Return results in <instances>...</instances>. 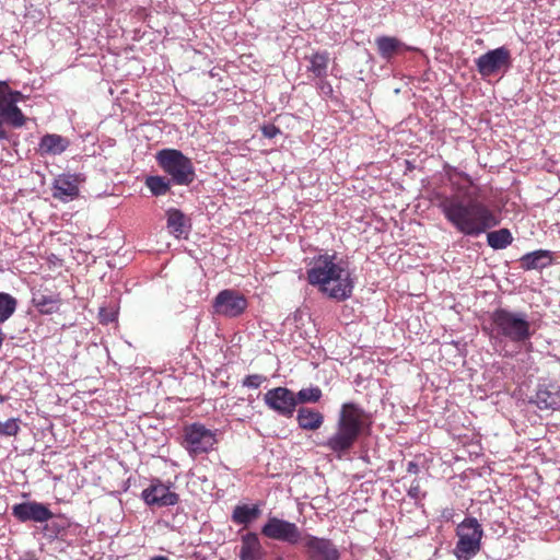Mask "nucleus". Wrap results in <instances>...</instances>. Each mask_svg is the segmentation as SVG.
I'll return each mask as SVG.
<instances>
[{"instance_id":"obj_1","label":"nucleus","mask_w":560,"mask_h":560,"mask_svg":"<svg viewBox=\"0 0 560 560\" xmlns=\"http://www.w3.org/2000/svg\"><path fill=\"white\" fill-rule=\"evenodd\" d=\"M457 190L464 192L444 196L440 199L439 208L447 222L465 236L478 237L499 225L500 220L486 203L471 198L464 187Z\"/></svg>"},{"instance_id":"obj_2","label":"nucleus","mask_w":560,"mask_h":560,"mask_svg":"<svg viewBox=\"0 0 560 560\" xmlns=\"http://www.w3.org/2000/svg\"><path fill=\"white\" fill-rule=\"evenodd\" d=\"M308 283L330 299L343 301L350 298L353 281L346 264L336 255L322 254L314 257L307 268Z\"/></svg>"},{"instance_id":"obj_3","label":"nucleus","mask_w":560,"mask_h":560,"mask_svg":"<svg viewBox=\"0 0 560 560\" xmlns=\"http://www.w3.org/2000/svg\"><path fill=\"white\" fill-rule=\"evenodd\" d=\"M364 424V412L354 404H343L339 412L336 432L325 446L341 458L354 445Z\"/></svg>"},{"instance_id":"obj_4","label":"nucleus","mask_w":560,"mask_h":560,"mask_svg":"<svg viewBox=\"0 0 560 560\" xmlns=\"http://www.w3.org/2000/svg\"><path fill=\"white\" fill-rule=\"evenodd\" d=\"M491 320L492 334L495 337H503L512 342H524L532 337L530 324L523 313L500 308L493 312Z\"/></svg>"},{"instance_id":"obj_5","label":"nucleus","mask_w":560,"mask_h":560,"mask_svg":"<svg viewBox=\"0 0 560 560\" xmlns=\"http://www.w3.org/2000/svg\"><path fill=\"white\" fill-rule=\"evenodd\" d=\"M159 166L179 186H188L195 179V167L189 158L176 149H163L156 153Z\"/></svg>"},{"instance_id":"obj_6","label":"nucleus","mask_w":560,"mask_h":560,"mask_svg":"<svg viewBox=\"0 0 560 560\" xmlns=\"http://www.w3.org/2000/svg\"><path fill=\"white\" fill-rule=\"evenodd\" d=\"M25 96L19 91H12L7 82L0 81V140L9 138L3 125L13 128H21L27 118L18 107V103L24 101Z\"/></svg>"},{"instance_id":"obj_7","label":"nucleus","mask_w":560,"mask_h":560,"mask_svg":"<svg viewBox=\"0 0 560 560\" xmlns=\"http://www.w3.org/2000/svg\"><path fill=\"white\" fill-rule=\"evenodd\" d=\"M458 541L454 553L458 560H470L481 548L483 529L475 517H466L456 528Z\"/></svg>"},{"instance_id":"obj_8","label":"nucleus","mask_w":560,"mask_h":560,"mask_svg":"<svg viewBox=\"0 0 560 560\" xmlns=\"http://www.w3.org/2000/svg\"><path fill=\"white\" fill-rule=\"evenodd\" d=\"M215 443V433L202 424L194 423L184 429L183 445L194 457L210 452Z\"/></svg>"},{"instance_id":"obj_9","label":"nucleus","mask_w":560,"mask_h":560,"mask_svg":"<svg viewBox=\"0 0 560 560\" xmlns=\"http://www.w3.org/2000/svg\"><path fill=\"white\" fill-rule=\"evenodd\" d=\"M261 534L289 545H302L307 533L302 532L295 523L272 516L262 526Z\"/></svg>"},{"instance_id":"obj_10","label":"nucleus","mask_w":560,"mask_h":560,"mask_svg":"<svg viewBox=\"0 0 560 560\" xmlns=\"http://www.w3.org/2000/svg\"><path fill=\"white\" fill-rule=\"evenodd\" d=\"M511 66V52L503 46L489 50L476 59L477 70L482 78L505 73Z\"/></svg>"},{"instance_id":"obj_11","label":"nucleus","mask_w":560,"mask_h":560,"mask_svg":"<svg viewBox=\"0 0 560 560\" xmlns=\"http://www.w3.org/2000/svg\"><path fill=\"white\" fill-rule=\"evenodd\" d=\"M213 313L225 317H237L247 308L246 298L235 290L225 289L213 300Z\"/></svg>"},{"instance_id":"obj_12","label":"nucleus","mask_w":560,"mask_h":560,"mask_svg":"<svg viewBox=\"0 0 560 560\" xmlns=\"http://www.w3.org/2000/svg\"><path fill=\"white\" fill-rule=\"evenodd\" d=\"M264 402L269 409L285 418H291L296 408L295 394L281 386L266 392Z\"/></svg>"},{"instance_id":"obj_13","label":"nucleus","mask_w":560,"mask_h":560,"mask_svg":"<svg viewBox=\"0 0 560 560\" xmlns=\"http://www.w3.org/2000/svg\"><path fill=\"white\" fill-rule=\"evenodd\" d=\"M302 546L308 560H340V551L330 539L306 534Z\"/></svg>"},{"instance_id":"obj_14","label":"nucleus","mask_w":560,"mask_h":560,"mask_svg":"<svg viewBox=\"0 0 560 560\" xmlns=\"http://www.w3.org/2000/svg\"><path fill=\"white\" fill-rule=\"evenodd\" d=\"M12 514L20 522L43 523L52 517V512L43 503L28 501L12 506Z\"/></svg>"},{"instance_id":"obj_15","label":"nucleus","mask_w":560,"mask_h":560,"mask_svg":"<svg viewBox=\"0 0 560 560\" xmlns=\"http://www.w3.org/2000/svg\"><path fill=\"white\" fill-rule=\"evenodd\" d=\"M142 498L148 505L170 506L178 501V495L160 481L152 482L142 491Z\"/></svg>"},{"instance_id":"obj_16","label":"nucleus","mask_w":560,"mask_h":560,"mask_svg":"<svg viewBox=\"0 0 560 560\" xmlns=\"http://www.w3.org/2000/svg\"><path fill=\"white\" fill-rule=\"evenodd\" d=\"M80 176L75 174H61L52 185V197L61 201L73 200L79 195Z\"/></svg>"},{"instance_id":"obj_17","label":"nucleus","mask_w":560,"mask_h":560,"mask_svg":"<svg viewBox=\"0 0 560 560\" xmlns=\"http://www.w3.org/2000/svg\"><path fill=\"white\" fill-rule=\"evenodd\" d=\"M533 402L539 409H558L560 407V387L553 384L539 385Z\"/></svg>"},{"instance_id":"obj_18","label":"nucleus","mask_w":560,"mask_h":560,"mask_svg":"<svg viewBox=\"0 0 560 560\" xmlns=\"http://www.w3.org/2000/svg\"><path fill=\"white\" fill-rule=\"evenodd\" d=\"M70 140L57 133H47L38 143L40 155H60L70 147Z\"/></svg>"},{"instance_id":"obj_19","label":"nucleus","mask_w":560,"mask_h":560,"mask_svg":"<svg viewBox=\"0 0 560 560\" xmlns=\"http://www.w3.org/2000/svg\"><path fill=\"white\" fill-rule=\"evenodd\" d=\"M375 45L381 57L387 61H389L396 55H399L409 49V47L406 46L402 42L392 36L377 37L375 39Z\"/></svg>"},{"instance_id":"obj_20","label":"nucleus","mask_w":560,"mask_h":560,"mask_svg":"<svg viewBox=\"0 0 560 560\" xmlns=\"http://www.w3.org/2000/svg\"><path fill=\"white\" fill-rule=\"evenodd\" d=\"M241 560H261L264 550L259 538L254 533H248L242 537L241 550L238 553Z\"/></svg>"},{"instance_id":"obj_21","label":"nucleus","mask_w":560,"mask_h":560,"mask_svg":"<svg viewBox=\"0 0 560 560\" xmlns=\"http://www.w3.org/2000/svg\"><path fill=\"white\" fill-rule=\"evenodd\" d=\"M552 257L549 250L539 249L527 253L521 258V267L525 270L542 269L551 264Z\"/></svg>"},{"instance_id":"obj_22","label":"nucleus","mask_w":560,"mask_h":560,"mask_svg":"<svg viewBox=\"0 0 560 560\" xmlns=\"http://www.w3.org/2000/svg\"><path fill=\"white\" fill-rule=\"evenodd\" d=\"M296 421L303 430L315 431L324 422V416L314 409L302 407L298 410Z\"/></svg>"},{"instance_id":"obj_23","label":"nucleus","mask_w":560,"mask_h":560,"mask_svg":"<svg viewBox=\"0 0 560 560\" xmlns=\"http://www.w3.org/2000/svg\"><path fill=\"white\" fill-rule=\"evenodd\" d=\"M261 511L257 505H237L235 506L232 520L238 525H248L259 517Z\"/></svg>"},{"instance_id":"obj_24","label":"nucleus","mask_w":560,"mask_h":560,"mask_svg":"<svg viewBox=\"0 0 560 560\" xmlns=\"http://www.w3.org/2000/svg\"><path fill=\"white\" fill-rule=\"evenodd\" d=\"M310 65L307 70L311 71L317 78H324L327 75L329 55L326 51L316 52L307 58Z\"/></svg>"},{"instance_id":"obj_25","label":"nucleus","mask_w":560,"mask_h":560,"mask_svg":"<svg viewBox=\"0 0 560 560\" xmlns=\"http://www.w3.org/2000/svg\"><path fill=\"white\" fill-rule=\"evenodd\" d=\"M33 304L43 314H52L58 310L59 301L54 295H46L42 292L33 293Z\"/></svg>"},{"instance_id":"obj_26","label":"nucleus","mask_w":560,"mask_h":560,"mask_svg":"<svg viewBox=\"0 0 560 560\" xmlns=\"http://www.w3.org/2000/svg\"><path fill=\"white\" fill-rule=\"evenodd\" d=\"M487 242L493 249H504L513 242V236L508 229L488 232Z\"/></svg>"},{"instance_id":"obj_27","label":"nucleus","mask_w":560,"mask_h":560,"mask_svg":"<svg viewBox=\"0 0 560 560\" xmlns=\"http://www.w3.org/2000/svg\"><path fill=\"white\" fill-rule=\"evenodd\" d=\"M167 228L176 237H180L185 233L186 219L183 212L177 209H170L166 212Z\"/></svg>"},{"instance_id":"obj_28","label":"nucleus","mask_w":560,"mask_h":560,"mask_svg":"<svg viewBox=\"0 0 560 560\" xmlns=\"http://www.w3.org/2000/svg\"><path fill=\"white\" fill-rule=\"evenodd\" d=\"M172 182L163 176H149L145 186L154 196H163L171 189Z\"/></svg>"},{"instance_id":"obj_29","label":"nucleus","mask_w":560,"mask_h":560,"mask_svg":"<svg viewBox=\"0 0 560 560\" xmlns=\"http://www.w3.org/2000/svg\"><path fill=\"white\" fill-rule=\"evenodd\" d=\"M18 302L16 300L8 294L0 293V323L5 322L15 312Z\"/></svg>"},{"instance_id":"obj_30","label":"nucleus","mask_w":560,"mask_h":560,"mask_svg":"<svg viewBox=\"0 0 560 560\" xmlns=\"http://www.w3.org/2000/svg\"><path fill=\"white\" fill-rule=\"evenodd\" d=\"M322 397V390L319 387H307L302 388L295 394L296 406L299 404L317 402Z\"/></svg>"},{"instance_id":"obj_31","label":"nucleus","mask_w":560,"mask_h":560,"mask_svg":"<svg viewBox=\"0 0 560 560\" xmlns=\"http://www.w3.org/2000/svg\"><path fill=\"white\" fill-rule=\"evenodd\" d=\"M20 430L19 420L15 418L8 419L4 422L0 421V435L14 436Z\"/></svg>"},{"instance_id":"obj_32","label":"nucleus","mask_w":560,"mask_h":560,"mask_svg":"<svg viewBox=\"0 0 560 560\" xmlns=\"http://www.w3.org/2000/svg\"><path fill=\"white\" fill-rule=\"evenodd\" d=\"M266 380L264 375L253 374L245 377L243 385L249 388H258Z\"/></svg>"},{"instance_id":"obj_33","label":"nucleus","mask_w":560,"mask_h":560,"mask_svg":"<svg viewBox=\"0 0 560 560\" xmlns=\"http://www.w3.org/2000/svg\"><path fill=\"white\" fill-rule=\"evenodd\" d=\"M261 130H262L264 136L269 139L276 137L280 132L279 129L273 125H266L262 127Z\"/></svg>"},{"instance_id":"obj_34","label":"nucleus","mask_w":560,"mask_h":560,"mask_svg":"<svg viewBox=\"0 0 560 560\" xmlns=\"http://www.w3.org/2000/svg\"><path fill=\"white\" fill-rule=\"evenodd\" d=\"M100 316L102 318V322L109 323L115 320V314L114 313H107L104 308L101 310Z\"/></svg>"},{"instance_id":"obj_35","label":"nucleus","mask_w":560,"mask_h":560,"mask_svg":"<svg viewBox=\"0 0 560 560\" xmlns=\"http://www.w3.org/2000/svg\"><path fill=\"white\" fill-rule=\"evenodd\" d=\"M407 471L411 472V474H417L418 472V465L416 463H413V462H409L408 466H407Z\"/></svg>"},{"instance_id":"obj_36","label":"nucleus","mask_w":560,"mask_h":560,"mask_svg":"<svg viewBox=\"0 0 560 560\" xmlns=\"http://www.w3.org/2000/svg\"><path fill=\"white\" fill-rule=\"evenodd\" d=\"M459 175L464 178V180H466V182H467V184H468L469 186H471V187H474V186H475V185H474V180H472V178H471L468 174H466V173H460Z\"/></svg>"},{"instance_id":"obj_37","label":"nucleus","mask_w":560,"mask_h":560,"mask_svg":"<svg viewBox=\"0 0 560 560\" xmlns=\"http://www.w3.org/2000/svg\"><path fill=\"white\" fill-rule=\"evenodd\" d=\"M150 560H168V559L164 556H155V557L151 558Z\"/></svg>"},{"instance_id":"obj_38","label":"nucleus","mask_w":560,"mask_h":560,"mask_svg":"<svg viewBox=\"0 0 560 560\" xmlns=\"http://www.w3.org/2000/svg\"><path fill=\"white\" fill-rule=\"evenodd\" d=\"M417 491H418V487H411L409 493L412 495H416Z\"/></svg>"}]
</instances>
